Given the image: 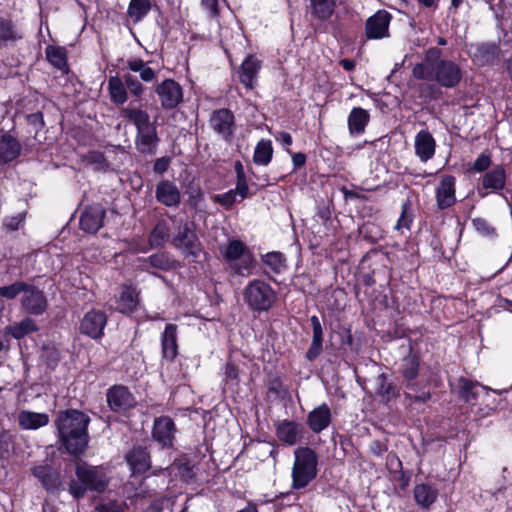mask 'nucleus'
<instances>
[{"label": "nucleus", "mask_w": 512, "mask_h": 512, "mask_svg": "<svg viewBox=\"0 0 512 512\" xmlns=\"http://www.w3.org/2000/svg\"><path fill=\"white\" fill-rule=\"evenodd\" d=\"M151 8V0H130L126 13L132 22L137 24L149 14Z\"/></svg>", "instance_id": "de8ad7c7"}, {"label": "nucleus", "mask_w": 512, "mask_h": 512, "mask_svg": "<svg viewBox=\"0 0 512 512\" xmlns=\"http://www.w3.org/2000/svg\"><path fill=\"white\" fill-rule=\"evenodd\" d=\"M393 16L385 9L377 10L368 17L364 25L366 40H381L390 37V23Z\"/></svg>", "instance_id": "dca6fc26"}, {"label": "nucleus", "mask_w": 512, "mask_h": 512, "mask_svg": "<svg viewBox=\"0 0 512 512\" xmlns=\"http://www.w3.org/2000/svg\"><path fill=\"white\" fill-rule=\"evenodd\" d=\"M439 47H430L424 52L423 61L412 68V75L417 80L435 82L440 87L451 89L458 86L463 78L460 65L453 60L442 57Z\"/></svg>", "instance_id": "f03ea898"}, {"label": "nucleus", "mask_w": 512, "mask_h": 512, "mask_svg": "<svg viewBox=\"0 0 512 512\" xmlns=\"http://www.w3.org/2000/svg\"><path fill=\"white\" fill-rule=\"evenodd\" d=\"M47 61L62 73L69 71L67 50L63 46L48 45L45 48Z\"/></svg>", "instance_id": "58836bf2"}, {"label": "nucleus", "mask_w": 512, "mask_h": 512, "mask_svg": "<svg viewBox=\"0 0 512 512\" xmlns=\"http://www.w3.org/2000/svg\"><path fill=\"white\" fill-rule=\"evenodd\" d=\"M125 461L132 476L144 475L151 468L150 451L143 445H133L125 454Z\"/></svg>", "instance_id": "4be33fe9"}, {"label": "nucleus", "mask_w": 512, "mask_h": 512, "mask_svg": "<svg viewBox=\"0 0 512 512\" xmlns=\"http://www.w3.org/2000/svg\"><path fill=\"white\" fill-rule=\"evenodd\" d=\"M30 472L40 482L46 492L58 494L64 489L61 473L54 466L50 464L35 465L31 468Z\"/></svg>", "instance_id": "f3484780"}, {"label": "nucleus", "mask_w": 512, "mask_h": 512, "mask_svg": "<svg viewBox=\"0 0 512 512\" xmlns=\"http://www.w3.org/2000/svg\"><path fill=\"white\" fill-rule=\"evenodd\" d=\"M312 327V341L305 353V359L309 362L315 361L323 352L324 331L323 326L316 315L309 318Z\"/></svg>", "instance_id": "7c9ffc66"}, {"label": "nucleus", "mask_w": 512, "mask_h": 512, "mask_svg": "<svg viewBox=\"0 0 512 512\" xmlns=\"http://www.w3.org/2000/svg\"><path fill=\"white\" fill-rule=\"evenodd\" d=\"M421 355L409 345L408 353L400 359L397 373L401 378V385L389 381L386 373H381L376 379V394L381 401L389 405L396 401L403 389L405 400L410 404H426L432 398L431 389H438L443 385L441 371L438 366H428L421 371Z\"/></svg>", "instance_id": "f257e3e1"}, {"label": "nucleus", "mask_w": 512, "mask_h": 512, "mask_svg": "<svg viewBox=\"0 0 512 512\" xmlns=\"http://www.w3.org/2000/svg\"><path fill=\"white\" fill-rule=\"evenodd\" d=\"M171 245L192 263H198L201 254L204 253L193 221L185 220L179 225L177 233L171 239Z\"/></svg>", "instance_id": "9b49d317"}, {"label": "nucleus", "mask_w": 512, "mask_h": 512, "mask_svg": "<svg viewBox=\"0 0 512 512\" xmlns=\"http://www.w3.org/2000/svg\"><path fill=\"white\" fill-rule=\"evenodd\" d=\"M81 159L86 165L92 166L93 170L96 172L105 173L111 169V164L106 159L103 152L89 150L87 153L81 155Z\"/></svg>", "instance_id": "09e8293b"}, {"label": "nucleus", "mask_w": 512, "mask_h": 512, "mask_svg": "<svg viewBox=\"0 0 512 512\" xmlns=\"http://www.w3.org/2000/svg\"><path fill=\"white\" fill-rule=\"evenodd\" d=\"M485 389L481 383L476 380L461 376L457 380L458 397L465 403L474 405L478 399L480 391Z\"/></svg>", "instance_id": "f704fd0d"}, {"label": "nucleus", "mask_w": 512, "mask_h": 512, "mask_svg": "<svg viewBox=\"0 0 512 512\" xmlns=\"http://www.w3.org/2000/svg\"><path fill=\"white\" fill-rule=\"evenodd\" d=\"M170 238V226L165 219L156 222L148 235V243L151 248H163Z\"/></svg>", "instance_id": "a19ab883"}, {"label": "nucleus", "mask_w": 512, "mask_h": 512, "mask_svg": "<svg viewBox=\"0 0 512 512\" xmlns=\"http://www.w3.org/2000/svg\"><path fill=\"white\" fill-rule=\"evenodd\" d=\"M221 254L230 275L248 277L253 273L256 258L242 240L230 239Z\"/></svg>", "instance_id": "0eeeda50"}, {"label": "nucleus", "mask_w": 512, "mask_h": 512, "mask_svg": "<svg viewBox=\"0 0 512 512\" xmlns=\"http://www.w3.org/2000/svg\"><path fill=\"white\" fill-rule=\"evenodd\" d=\"M151 267L162 270L170 271L177 267V262L167 252H158L150 255L144 260Z\"/></svg>", "instance_id": "8fccbe9b"}, {"label": "nucleus", "mask_w": 512, "mask_h": 512, "mask_svg": "<svg viewBox=\"0 0 512 512\" xmlns=\"http://www.w3.org/2000/svg\"><path fill=\"white\" fill-rule=\"evenodd\" d=\"M106 402L111 411L119 414L127 413L137 404L133 393L123 384H114L107 389Z\"/></svg>", "instance_id": "4468645a"}, {"label": "nucleus", "mask_w": 512, "mask_h": 512, "mask_svg": "<svg viewBox=\"0 0 512 512\" xmlns=\"http://www.w3.org/2000/svg\"><path fill=\"white\" fill-rule=\"evenodd\" d=\"M262 65L263 61L256 54L250 53L244 58L237 69V76L245 89L253 90L256 88Z\"/></svg>", "instance_id": "a211bd4d"}, {"label": "nucleus", "mask_w": 512, "mask_h": 512, "mask_svg": "<svg viewBox=\"0 0 512 512\" xmlns=\"http://www.w3.org/2000/svg\"><path fill=\"white\" fill-rule=\"evenodd\" d=\"M25 220V213H19L13 216H7L3 220V226L8 231H16Z\"/></svg>", "instance_id": "680f3d73"}, {"label": "nucleus", "mask_w": 512, "mask_h": 512, "mask_svg": "<svg viewBox=\"0 0 512 512\" xmlns=\"http://www.w3.org/2000/svg\"><path fill=\"white\" fill-rule=\"evenodd\" d=\"M95 512H123L121 504L115 500L98 503L94 509Z\"/></svg>", "instance_id": "338daca9"}, {"label": "nucleus", "mask_w": 512, "mask_h": 512, "mask_svg": "<svg viewBox=\"0 0 512 512\" xmlns=\"http://www.w3.org/2000/svg\"><path fill=\"white\" fill-rule=\"evenodd\" d=\"M294 456L291 488L298 491L306 488L317 477L318 455L314 449L304 446L298 447Z\"/></svg>", "instance_id": "6e6552de"}, {"label": "nucleus", "mask_w": 512, "mask_h": 512, "mask_svg": "<svg viewBox=\"0 0 512 512\" xmlns=\"http://www.w3.org/2000/svg\"><path fill=\"white\" fill-rule=\"evenodd\" d=\"M120 116L131 122L136 128V150L143 155H155L160 138L156 124L150 121L149 113L141 108L124 107L120 110Z\"/></svg>", "instance_id": "20e7f679"}, {"label": "nucleus", "mask_w": 512, "mask_h": 512, "mask_svg": "<svg viewBox=\"0 0 512 512\" xmlns=\"http://www.w3.org/2000/svg\"><path fill=\"white\" fill-rule=\"evenodd\" d=\"M21 144L10 133H4L0 137V166L7 165L16 160L21 154Z\"/></svg>", "instance_id": "72a5a7b5"}, {"label": "nucleus", "mask_w": 512, "mask_h": 512, "mask_svg": "<svg viewBox=\"0 0 512 512\" xmlns=\"http://www.w3.org/2000/svg\"><path fill=\"white\" fill-rule=\"evenodd\" d=\"M89 423L90 417L83 411L66 409L59 412L55 421L58 438L69 455L78 457L86 451L90 439Z\"/></svg>", "instance_id": "7ed1b4c3"}, {"label": "nucleus", "mask_w": 512, "mask_h": 512, "mask_svg": "<svg viewBox=\"0 0 512 512\" xmlns=\"http://www.w3.org/2000/svg\"><path fill=\"white\" fill-rule=\"evenodd\" d=\"M414 500L422 509L428 510L437 500L438 491L431 484H417L413 489Z\"/></svg>", "instance_id": "ea45409f"}, {"label": "nucleus", "mask_w": 512, "mask_h": 512, "mask_svg": "<svg viewBox=\"0 0 512 512\" xmlns=\"http://www.w3.org/2000/svg\"><path fill=\"white\" fill-rule=\"evenodd\" d=\"M172 162V157L170 156H162L156 158L153 161V172L156 175L163 176L170 168Z\"/></svg>", "instance_id": "13d9d810"}, {"label": "nucleus", "mask_w": 512, "mask_h": 512, "mask_svg": "<svg viewBox=\"0 0 512 512\" xmlns=\"http://www.w3.org/2000/svg\"><path fill=\"white\" fill-rule=\"evenodd\" d=\"M278 441L285 446H294L304 435V427L295 420L283 419L274 422Z\"/></svg>", "instance_id": "412c9836"}, {"label": "nucleus", "mask_w": 512, "mask_h": 512, "mask_svg": "<svg viewBox=\"0 0 512 512\" xmlns=\"http://www.w3.org/2000/svg\"><path fill=\"white\" fill-rule=\"evenodd\" d=\"M413 222V215L411 213V202L409 200H406L401 205V214L400 217L396 223L395 228L397 230L400 229H410Z\"/></svg>", "instance_id": "6e6d98bb"}, {"label": "nucleus", "mask_w": 512, "mask_h": 512, "mask_svg": "<svg viewBox=\"0 0 512 512\" xmlns=\"http://www.w3.org/2000/svg\"><path fill=\"white\" fill-rule=\"evenodd\" d=\"M155 198L165 207H178L181 203V192L174 181L162 179L156 185Z\"/></svg>", "instance_id": "bb28decb"}, {"label": "nucleus", "mask_w": 512, "mask_h": 512, "mask_svg": "<svg viewBox=\"0 0 512 512\" xmlns=\"http://www.w3.org/2000/svg\"><path fill=\"white\" fill-rule=\"evenodd\" d=\"M105 215V209L99 204L86 206L80 216V229L90 234L97 233L103 226Z\"/></svg>", "instance_id": "a878e982"}, {"label": "nucleus", "mask_w": 512, "mask_h": 512, "mask_svg": "<svg viewBox=\"0 0 512 512\" xmlns=\"http://www.w3.org/2000/svg\"><path fill=\"white\" fill-rule=\"evenodd\" d=\"M391 475L392 479L398 483L400 489L406 490L411 480V472L403 470L402 467L401 469H395Z\"/></svg>", "instance_id": "052dcab7"}, {"label": "nucleus", "mask_w": 512, "mask_h": 512, "mask_svg": "<svg viewBox=\"0 0 512 512\" xmlns=\"http://www.w3.org/2000/svg\"><path fill=\"white\" fill-rule=\"evenodd\" d=\"M17 421L21 429L37 430L49 423V416L46 413L21 410L18 413Z\"/></svg>", "instance_id": "e433bc0d"}, {"label": "nucleus", "mask_w": 512, "mask_h": 512, "mask_svg": "<svg viewBox=\"0 0 512 512\" xmlns=\"http://www.w3.org/2000/svg\"><path fill=\"white\" fill-rule=\"evenodd\" d=\"M75 475L77 479L69 482L68 491L76 500L84 498L88 491L103 493L108 486L105 475L96 467L78 464Z\"/></svg>", "instance_id": "1a4fd4ad"}, {"label": "nucleus", "mask_w": 512, "mask_h": 512, "mask_svg": "<svg viewBox=\"0 0 512 512\" xmlns=\"http://www.w3.org/2000/svg\"><path fill=\"white\" fill-rule=\"evenodd\" d=\"M332 422V413L326 403L312 409L306 418V424L314 434H319L327 429Z\"/></svg>", "instance_id": "cd10ccee"}, {"label": "nucleus", "mask_w": 512, "mask_h": 512, "mask_svg": "<svg viewBox=\"0 0 512 512\" xmlns=\"http://www.w3.org/2000/svg\"><path fill=\"white\" fill-rule=\"evenodd\" d=\"M127 68L132 72H138L141 81L145 83H152L157 79V72L148 66V62L141 58L128 59Z\"/></svg>", "instance_id": "a18cd8bd"}, {"label": "nucleus", "mask_w": 512, "mask_h": 512, "mask_svg": "<svg viewBox=\"0 0 512 512\" xmlns=\"http://www.w3.org/2000/svg\"><path fill=\"white\" fill-rule=\"evenodd\" d=\"M161 359L173 363L179 355L178 326L174 323L166 324L160 335Z\"/></svg>", "instance_id": "b1692460"}, {"label": "nucleus", "mask_w": 512, "mask_h": 512, "mask_svg": "<svg viewBox=\"0 0 512 512\" xmlns=\"http://www.w3.org/2000/svg\"><path fill=\"white\" fill-rule=\"evenodd\" d=\"M436 205L439 210H446L454 206L456 199V178L451 174L441 176L435 189Z\"/></svg>", "instance_id": "5701e85b"}, {"label": "nucleus", "mask_w": 512, "mask_h": 512, "mask_svg": "<svg viewBox=\"0 0 512 512\" xmlns=\"http://www.w3.org/2000/svg\"><path fill=\"white\" fill-rule=\"evenodd\" d=\"M178 428L174 420L167 415L155 417L151 429V438L161 450H175Z\"/></svg>", "instance_id": "f8f14e48"}, {"label": "nucleus", "mask_w": 512, "mask_h": 512, "mask_svg": "<svg viewBox=\"0 0 512 512\" xmlns=\"http://www.w3.org/2000/svg\"><path fill=\"white\" fill-rule=\"evenodd\" d=\"M110 101L116 105L121 106L128 100V91L124 79L118 75L110 76L107 86Z\"/></svg>", "instance_id": "4c0bfd02"}, {"label": "nucleus", "mask_w": 512, "mask_h": 512, "mask_svg": "<svg viewBox=\"0 0 512 512\" xmlns=\"http://www.w3.org/2000/svg\"><path fill=\"white\" fill-rule=\"evenodd\" d=\"M140 289L133 284H123L117 298V311L123 315L131 316L140 306Z\"/></svg>", "instance_id": "393cba45"}, {"label": "nucleus", "mask_w": 512, "mask_h": 512, "mask_svg": "<svg viewBox=\"0 0 512 512\" xmlns=\"http://www.w3.org/2000/svg\"><path fill=\"white\" fill-rule=\"evenodd\" d=\"M492 164L491 156L488 153H481L472 165V170L475 172H486L489 171V167Z\"/></svg>", "instance_id": "bf43d9fd"}, {"label": "nucleus", "mask_w": 512, "mask_h": 512, "mask_svg": "<svg viewBox=\"0 0 512 512\" xmlns=\"http://www.w3.org/2000/svg\"><path fill=\"white\" fill-rule=\"evenodd\" d=\"M261 263L265 267L264 275L271 281H276L274 275H279L287 269V259L280 251H271L262 255Z\"/></svg>", "instance_id": "2f4dec72"}, {"label": "nucleus", "mask_w": 512, "mask_h": 512, "mask_svg": "<svg viewBox=\"0 0 512 512\" xmlns=\"http://www.w3.org/2000/svg\"><path fill=\"white\" fill-rule=\"evenodd\" d=\"M391 279V270L388 266L380 262H373L366 265L365 260L362 261L359 274L357 277L358 284L355 286V294L358 297L359 287L363 285L366 287L364 291V297L359 301L360 303H386L387 298L382 293L371 289L376 284L381 287L388 285Z\"/></svg>", "instance_id": "423d86ee"}, {"label": "nucleus", "mask_w": 512, "mask_h": 512, "mask_svg": "<svg viewBox=\"0 0 512 512\" xmlns=\"http://www.w3.org/2000/svg\"><path fill=\"white\" fill-rule=\"evenodd\" d=\"M243 299L253 312H267L276 303L277 293L266 281L253 279L245 286Z\"/></svg>", "instance_id": "9d476101"}, {"label": "nucleus", "mask_w": 512, "mask_h": 512, "mask_svg": "<svg viewBox=\"0 0 512 512\" xmlns=\"http://www.w3.org/2000/svg\"><path fill=\"white\" fill-rule=\"evenodd\" d=\"M239 367L232 361H228L224 367L225 380L227 382H239Z\"/></svg>", "instance_id": "69168bd1"}, {"label": "nucleus", "mask_w": 512, "mask_h": 512, "mask_svg": "<svg viewBox=\"0 0 512 512\" xmlns=\"http://www.w3.org/2000/svg\"><path fill=\"white\" fill-rule=\"evenodd\" d=\"M209 127L212 131L221 137V139L230 144L237 129L236 118L229 108H218L211 112L208 119Z\"/></svg>", "instance_id": "ddd939ff"}, {"label": "nucleus", "mask_w": 512, "mask_h": 512, "mask_svg": "<svg viewBox=\"0 0 512 512\" xmlns=\"http://www.w3.org/2000/svg\"><path fill=\"white\" fill-rule=\"evenodd\" d=\"M481 189L479 195L487 196L489 193L500 194L506 186L507 174L505 167L500 164L486 171L481 177Z\"/></svg>", "instance_id": "aec40b11"}, {"label": "nucleus", "mask_w": 512, "mask_h": 512, "mask_svg": "<svg viewBox=\"0 0 512 512\" xmlns=\"http://www.w3.org/2000/svg\"><path fill=\"white\" fill-rule=\"evenodd\" d=\"M249 173L257 180V181H260L261 184L259 185V187H257L256 191L253 192V193H250V189H249V185H248V182L246 183H236L235 185V188L233 189V191L239 195L241 197L242 200L246 199V198H249L251 196H253L254 194H256V192L259 190V189H263L265 187H267L269 184H270V180H269V176L268 175H263V176H257L254 171L252 170V168L249 169Z\"/></svg>", "instance_id": "3c124183"}, {"label": "nucleus", "mask_w": 512, "mask_h": 512, "mask_svg": "<svg viewBox=\"0 0 512 512\" xmlns=\"http://www.w3.org/2000/svg\"><path fill=\"white\" fill-rule=\"evenodd\" d=\"M123 79L125 81L127 91H129L130 94L135 98H141L145 91V87L142 82L136 76L130 73L124 74Z\"/></svg>", "instance_id": "5fc2aeb1"}, {"label": "nucleus", "mask_w": 512, "mask_h": 512, "mask_svg": "<svg viewBox=\"0 0 512 512\" xmlns=\"http://www.w3.org/2000/svg\"><path fill=\"white\" fill-rule=\"evenodd\" d=\"M107 325V316L101 310L91 309L80 321V333L94 340L104 336V329Z\"/></svg>", "instance_id": "6ab92c4d"}, {"label": "nucleus", "mask_w": 512, "mask_h": 512, "mask_svg": "<svg viewBox=\"0 0 512 512\" xmlns=\"http://www.w3.org/2000/svg\"><path fill=\"white\" fill-rule=\"evenodd\" d=\"M23 38V34L17 29L16 24L8 18H0V47L14 45Z\"/></svg>", "instance_id": "79ce46f5"}, {"label": "nucleus", "mask_w": 512, "mask_h": 512, "mask_svg": "<svg viewBox=\"0 0 512 512\" xmlns=\"http://www.w3.org/2000/svg\"><path fill=\"white\" fill-rule=\"evenodd\" d=\"M359 235L370 244L377 243L383 238V231L380 226L374 222H365L359 227Z\"/></svg>", "instance_id": "603ef678"}, {"label": "nucleus", "mask_w": 512, "mask_h": 512, "mask_svg": "<svg viewBox=\"0 0 512 512\" xmlns=\"http://www.w3.org/2000/svg\"><path fill=\"white\" fill-rule=\"evenodd\" d=\"M172 466L180 479L185 483H192L195 480L196 474L194 471L195 465L187 454H181L174 459Z\"/></svg>", "instance_id": "37998d69"}, {"label": "nucleus", "mask_w": 512, "mask_h": 512, "mask_svg": "<svg viewBox=\"0 0 512 512\" xmlns=\"http://www.w3.org/2000/svg\"><path fill=\"white\" fill-rule=\"evenodd\" d=\"M38 330L39 328L36 322L30 317H25L20 322L9 325L5 328L6 333L17 340H20L31 333L37 332Z\"/></svg>", "instance_id": "49530a36"}, {"label": "nucleus", "mask_w": 512, "mask_h": 512, "mask_svg": "<svg viewBox=\"0 0 512 512\" xmlns=\"http://www.w3.org/2000/svg\"><path fill=\"white\" fill-rule=\"evenodd\" d=\"M472 225L483 237L495 238L498 235L496 228L485 218L477 217L472 219Z\"/></svg>", "instance_id": "864d4df0"}, {"label": "nucleus", "mask_w": 512, "mask_h": 512, "mask_svg": "<svg viewBox=\"0 0 512 512\" xmlns=\"http://www.w3.org/2000/svg\"><path fill=\"white\" fill-rule=\"evenodd\" d=\"M274 149L270 139H260L254 148L253 163L257 166H268L273 159Z\"/></svg>", "instance_id": "c03bdc74"}, {"label": "nucleus", "mask_w": 512, "mask_h": 512, "mask_svg": "<svg viewBox=\"0 0 512 512\" xmlns=\"http://www.w3.org/2000/svg\"><path fill=\"white\" fill-rule=\"evenodd\" d=\"M310 4L307 6V13L311 17V25L314 27L315 32H322V30L315 26V20L324 22L329 20L335 12V0H309Z\"/></svg>", "instance_id": "c85d7f7f"}, {"label": "nucleus", "mask_w": 512, "mask_h": 512, "mask_svg": "<svg viewBox=\"0 0 512 512\" xmlns=\"http://www.w3.org/2000/svg\"><path fill=\"white\" fill-rule=\"evenodd\" d=\"M370 121L369 112L362 107H353L347 118L349 134L358 136L365 132Z\"/></svg>", "instance_id": "c9c22d12"}, {"label": "nucleus", "mask_w": 512, "mask_h": 512, "mask_svg": "<svg viewBox=\"0 0 512 512\" xmlns=\"http://www.w3.org/2000/svg\"><path fill=\"white\" fill-rule=\"evenodd\" d=\"M13 443V435L7 431L3 430L0 432V457L8 456L10 452V448Z\"/></svg>", "instance_id": "e2e57ef3"}, {"label": "nucleus", "mask_w": 512, "mask_h": 512, "mask_svg": "<svg viewBox=\"0 0 512 512\" xmlns=\"http://www.w3.org/2000/svg\"><path fill=\"white\" fill-rule=\"evenodd\" d=\"M339 335L341 337L340 346H341L342 350H344V351H348V350L349 351H354V350H356L354 348V339H353V336H352L350 328L343 327L341 329V332L339 333Z\"/></svg>", "instance_id": "0e129e2a"}, {"label": "nucleus", "mask_w": 512, "mask_h": 512, "mask_svg": "<svg viewBox=\"0 0 512 512\" xmlns=\"http://www.w3.org/2000/svg\"><path fill=\"white\" fill-rule=\"evenodd\" d=\"M154 92L164 110H174L184 100L182 86L172 78H166L158 83L155 86Z\"/></svg>", "instance_id": "2eb2a0df"}, {"label": "nucleus", "mask_w": 512, "mask_h": 512, "mask_svg": "<svg viewBox=\"0 0 512 512\" xmlns=\"http://www.w3.org/2000/svg\"><path fill=\"white\" fill-rule=\"evenodd\" d=\"M237 194L233 191V189L228 190L223 194H217L213 197V201L218 203L225 209L229 210L236 203Z\"/></svg>", "instance_id": "4d7b16f0"}, {"label": "nucleus", "mask_w": 512, "mask_h": 512, "mask_svg": "<svg viewBox=\"0 0 512 512\" xmlns=\"http://www.w3.org/2000/svg\"><path fill=\"white\" fill-rule=\"evenodd\" d=\"M20 294L21 308L26 314L40 316L47 311V296L38 286L18 280L10 285L0 287V297L7 300H14Z\"/></svg>", "instance_id": "39448f33"}, {"label": "nucleus", "mask_w": 512, "mask_h": 512, "mask_svg": "<svg viewBox=\"0 0 512 512\" xmlns=\"http://www.w3.org/2000/svg\"><path fill=\"white\" fill-rule=\"evenodd\" d=\"M414 149L421 162H427L435 155L436 141L428 129H421L415 136Z\"/></svg>", "instance_id": "c756f323"}, {"label": "nucleus", "mask_w": 512, "mask_h": 512, "mask_svg": "<svg viewBox=\"0 0 512 512\" xmlns=\"http://www.w3.org/2000/svg\"><path fill=\"white\" fill-rule=\"evenodd\" d=\"M26 120L29 125L35 128L36 132L40 131L45 126L43 113L41 111L28 114Z\"/></svg>", "instance_id": "774afa93"}, {"label": "nucleus", "mask_w": 512, "mask_h": 512, "mask_svg": "<svg viewBox=\"0 0 512 512\" xmlns=\"http://www.w3.org/2000/svg\"><path fill=\"white\" fill-rule=\"evenodd\" d=\"M500 47L495 43H480L473 47L471 58L478 66H490L498 60Z\"/></svg>", "instance_id": "473e14b6"}]
</instances>
